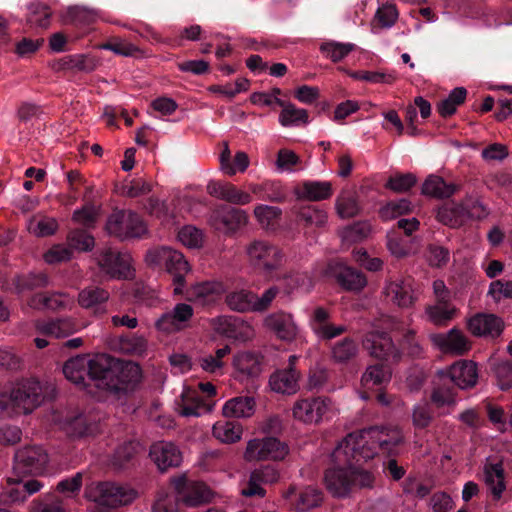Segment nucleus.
Wrapping results in <instances>:
<instances>
[{
  "label": "nucleus",
  "mask_w": 512,
  "mask_h": 512,
  "mask_svg": "<svg viewBox=\"0 0 512 512\" xmlns=\"http://www.w3.org/2000/svg\"><path fill=\"white\" fill-rule=\"evenodd\" d=\"M438 373L448 376L461 389L474 387L478 380L477 365L472 360H458L446 371H439Z\"/></svg>",
  "instance_id": "obj_24"
},
{
  "label": "nucleus",
  "mask_w": 512,
  "mask_h": 512,
  "mask_svg": "<svg viewBox=\"0 0 512 512\" xmlns=\"http://www.w3.org/2000/svg\"><path fill=\"white\" fill-rule=\"evenodd\" d=\"M402 439L397 427L372 426L349 433L331 454L332 466L324 477L327 489L335 496L344 497L355 488H371L374 476L361 464L380 452L393 454Z\"/></svg>",
  "instance_id": "obj_1"
},
{
  "label": "nucleus",
  "mask_w": 512,
  "mask_h": 512,
  "mask_svg": "<svg viewBox=\"0 0 512 512\" xmlns=\"http://www.w3.org/2000/svg\"><path fill=\"white\" fill-rule=\"evenodd\" d=\"M149 457L161 472L180 466L183 459L180 449L174 443L167 441L153 443L149 450Z\"/></svg>",
  "instance_id": "obj_18"
},
{
  "label": "nucleus",
  "mask_w": 512,
  "mask_h": 512,
  "mask_svg": "<svg viewBox=\"0 0 512 512\" xmlns=\"http://www.w3.org/2000/svg\"><path fill=\"white\" fill-rule=\"evenodd\" d=\"M253 193L265 201L283 202L287 197V191L279 181H267L259 187L253 188Z\"/></svg>",
  "instance_id": "obj_41"
},
{
  "label": "nucleus",
  "mask_w": 512,
  "mask_h": 512,
  "mask_svg": "<svg viewBox=\"0 0 512 512\" xmlns=\"http://www.w3.org/2000/svg\"><path fill=\"white\" fill-rule=\"evenodd\" d=\"M234 366L239 373L254 378L262 371V357L251 351L240 352L234 357Z\"/></svg>",
  "instance_id": "obj_35"
},
{
  "label": "nucleus",
  "mask_w": 512,
  "mask_h": 512,
  "mask_svg": "<svg viewBox=\"0 0 512 512\" xmlns=\"http://www.w3.org/2000/svg\"><path fill=\"white\" fill-rule=\"evenodd\" d=\"M172 485L181 502L194 507L210 501L211 490L203 482L189 480L185 475L172 479Z\"/></svg>",
  "instance_id": "obj_15"
},
{
  "label": "nucleus",
  "mask_w": 512,
  "mask_h": 512,
  "mask_svg": "<svg viewBox=\"0 0 512 512\" xmlns=\"http://www.w3.org/2000/svg\"><path fill=\"white\" fill-rule=\"evenodd\" d=\"M485 483L495 498L505 490L504 470L501 463L487 464L484 468Z\"/></svg>",
  "instance_id": "obj_37"
},
{
  "label": "nucleus",
  "mask_w": 512,
  "mask_h": 512,
  "mask_svg": "<svg viewBox=\"0 0 512 512\" xmlns=\"http://www.w3.org/2000/svg\"><path fill=\"white\" fill-rule=\"evenodd\" d=\"M213 435L224 443H234L240 440L242 426L235 420L219 421L213 426Z\"/></svg>",
  "instance_id": "obj_39"
},
{
  "label": "nucleus",
  "mask_w": 512,
  "mask_h": 512,
  "mask_svg": "<svg viewBox=\"0 0 512 512\" xmlns=\"http://www.w3.org/2000/svg\"><path fill=\"white\" fill-rule=\"evenodd\" d=\"M285 498L296 512H306L321 505L323 492L313 486H306L301 489L290 487L285 493Z\"/></svg>",
  "instance_id": "obj_23"
},
{
  "label": "nucleus",
  "mask_w": 512,
  "mask_h": 512,
  "mask_svg": "<svg viewBox=\"0 0 512 512\" xmlns=\"http://www.w3.org/2000/svg\"><path fill=\"white\" fill-rule=\"evenodd\" d=\"M207 192L213 197L232 204L245 205L252 200L249 193L238 190L235 185L224 181H210L207 185Z\"/></svg>",
  "instance_id": "obj_27"
},
{
  "label": "nucleus",
  "mask_w": 512,
  "mask_h": 512,
  "mask_svg": "<svg viewBox=\"0 0 512 512\" xmlns=\"http://www.w3.org/2000/svg\"><path fill=\"white\" fill-rule=\"evenodd\" d=\"M355 47L356 45L352 43L329 41L321 44L320 51L332 62H339L353 51Z\"/></svg>",
  "instance_id": "obj_47"
},
{
  "label": "nucleus",
  "mask_w": 512,
  "mask_h": 512,
  "mask_svg": "<svg viewBox=\"0 0 512 512\" xmlns=\"http://www.w3.org/2000/svg\"><path fill=\"white\" fill-rule=\"evenodd\" d=\"M430 398L437 408L454 407L457 402L453 389L445 386L435 387Z\"/></svg>",
  "instance_id": "obj_58"
},
{
  "label": "nucleus",
  "mask_w": 512,
  "mask_h": 512,
  "mask_svg": "<svg viewBox=\"0 0 512 512\" xmlns=\"http://www.w3.org/2000/svg\"><path fill=\"white\" fill-rule=\"evenodd\" d=\"M48 283L49 278L43 272L20 274L11 279L10 290L17 294H23L46 287Z\"/></svg>",
  "instance_id": "obj_32"
},
{
  "label": "nucleus",
  "mask_w": 512,
  "mask_h": 512,
  "mask_svg": "<svg viewBox=\"0 0 512 512\" xmlns=\"http://www.w3.org/2000/svg\"><path fill=\"white\" fill-rule=\"evenodd\" d=\"M211 410L212 406L206 403L199 395L183 398V404L181 406V414L183 416L199 417L205 413H209Z\"/></svg>",
  "instance_id": "obj_50"
},
{
  "label": "nucleus",
  "mask_w": 512,
  "mask_h": 512,
  "mask_svg": "<svg viewBox=\"0 0 512 512\" xmlns=\"http://www.w3.org/2000/svg\"><path fill=\"white\" fill-rule=\"evenodd\" d=\"M357 353L358 344L350 337L337 341L332 347V358L337 363H348Z\"/></svg>",
  "instance_id": "obj_43"
},
{
  "label": "nucleus",
  "mask_w": 512,
  "mask_h": 512,
  "mask_svg": "<svg viewBox=\"0 0 512 512\" xmlns=\"http://www.w3.org/2000/svg\"><path fill=\"white\" fill-rule=\"evenodd\" d=\"M473 216H476V214L463 203H447L440 207L437 212V219L450 227L460 226L466 218ZM477 217H480V215L477 214Z\"/></svg>",
  "instance_id": "obj_30"
},
{
  "label": "nucleus",
  "mask_w": 512,
  "mask_h": 512,
  "mask_svg": "<svg viewBox=\"0 0 512 512\" xmlns=\"http://www.w3.org/2000/svg\"><path fill=\"white\" fill-rule=\"evenodd\" d=\"M213 218L219 220L228 231L239 229L247 223L248 219L244 210L226 205L217 209L213 214Z\"/></svg>",
  "instance_id": "obj_34"
},
{
  "label": "nucleus",
  "mask_w": 512,
  "mask_h": 512,
  "mask_svg": "<svg viewBox=\"0 0 512 512\" xmlns=\"http://www.w3.org/2000/svg\"><path fill=\"white\" fill-rule=\"evenodd\" d=\"M130 255L115 251L111 248L104 249L98 256L99 266L112 278L131 279L134 269L131 267Z\"/></svg>",
  "instance_id": "obj_16"
},
{
  "label": "nucleus",
  "mask_w": 512,
  "mask_h": 512,
  "mask_svg": "<svg viewBox=\"0 0 512 512\" xmlns=\"http://www.w3.org/2000/svg\"><path fill=\"white\" fill-rule=\"evenodd\" d=\"M194 310L191 305L178 303L171 311L163 313L155 323L158 330L171 333L184 329L193 317Z\"/></svg>",
  "instance_id": "obj_20"
},
{
  "label": "nucleus",
  "mask_w": 512,
  "mask_h": 512,
  "mask_svg": "<svg viewBox=\"0 0 512 512\" xmlns=\"http://www.w3.org/2000/svg\"><path fill=\"white\" fill-rule=\"evenodd\" d=\"M98 217V208L95 204L89 202L82 208L76 209L73 212L72 220L85 226L86 228H93L96 224Z\"/></svg>",
  "instance_id": "obj_55"
},
{
  "label": "nucleus",
  "mask_w": 512,
  "mask_h": 512,
  "mask_svg": "<svg viewBox=\"0 0 512 512\" xmlns=\"http://www.w3.org/2000/svg\"><path fill=\"white\" fill-rule=\"evenodd\" d=\"M430 339L432 344L444 354L463 356L472 349L469 337L456 327L445 333L432 334Z\"/></svg>",
  "instance_id": "obj_14"
},
{
  "label": "nucleus",
  "mask_w": 512,
  "mask_h": 512,
  "mask_svg": "<svg viewBox=\"0 0 512 512\" xmlns=\"http://www.w3.org/2000/svg\"><path fill=\"white\" fill-rule=\"evenodd\" d=\"M363 346L370 355L379 361L370 365L363 374L361 382L366 389L387 384L391 379V369L387 361L400 359L392 338L386 332L371 331L365 335Z\"/></svg>",
  "instance_id": "obj_2"
},
{
  "label": "nucleus",
  "mask_w": 512,
  "mask_h": 512,
  "mask_svg": "<svg viewBox=\"0 0 512 512\" xmlns=\"http://www.w3.org/2000/svg\"><path fill=\"white\" fill-rule=\"evenodd\" d=\"M332 272L338 284L348 291H361L367 284L366 276L358 269L342 262L332 267Z\"/></svg>",
  "instance_id": "obj_26"
},
{
  "label": "nucleus",
  "mask_w": 512,
  "mask_h": 512,
  "mask_svg": "<svg viewBox=\"0 0 512 512\" xmlns=\"http://www.w3.org/2000/svg\"><path fill=\"white\" fill-rule=\"evenodd\" d=\"M416 184V176L412 173L401 174L396 173L391 176L385 187L393 190L394 192L402 193L408 191Z\"/></svg>",
  "instance_id": "obj_60"
},
{
  "label": "nucleus",
  "mask_w": 512,
  "mask_h": 512,
  "mask_svg": "<svg viewBox=\"0 0 512 512\" xmlns=\"http://www.w3.org/2000/svg\"><path fill=\"white\" fill-rule=\"evenodd\" d=\"M280 293L277 286H271L266 289L261 296L249 290L233 291L226 295L225 302L231 310L245 312H265L267 311L274 299Z\"/></svg>",
  "instance_id": "obj_7"
},
{
  "label": "nucleus",
  "mask_w": 512,
  "mask_h": 512,
  "mask_svg": "<svg viewBox=\"0 0 512 512\" xmlns=\"http://www.w3.org/2000/svg\"><path fill=\"white\" fill-rule=\"evenodd\" d=\"M84 472H77L71 477H67L58 482L56 486L57 492L66 497L77 495L83 485Z\"/></svg>",
  "instance_id": "obj_56"
},
{
  "label": "nucleus",
  "mask_w": 512,
  "mask_h": 512,
  "mask_svg": "<svg viewBox=\"0 0 512 512\" xmlns=\"http://www.w3.org/2000/svg\"><path fill=\"white\" fill-rule=\"evenodd\" d=\"M148 257L153 264H164L166 271L171 275L174 284V294H183L186 274L190 266L184 255L169 247H161L150 252Z\"/></svg>",
  "instance_id": "obj_8"
},
{
  "label": "nucleus",
  "mask_w": 512,
  "mask_h": 512,
  "mask_svg": "<svg viewBox=\"0 0 512 512\" xmlns=\"http://www.w3.org/2000/svg\"><path fill=\"white\" fill-rule=\"evenodd\" d=\"M332 185L327 181H304L295 189L297 198L309 201H322L332 196Z\"/></svg>",
  "instance_id": "obj_31"
},
{
  "label": "nucleus",
  "mask_w": 512,
  "mask_h": 512,
  "mask_svg": "<svg viewBox=\"0 0 512 512\" xmlns=\"http://www.w3.org/2000/svg\"><path fill=\"white\" fill-rule=\"evenodd\" d=\"M106 354H97L93 357L89 355H77L68 359L63 365V374L67 380L76 385H86L85 379L99 382L100 371L107 367Z\"/></svg>",
  "instance_id": "obj_5"
},
{
  "label": "nucleus",
  "mask_w": 512,
  "mask_h": 512,
  "mask_svg": "<svg viewBox=\"0 0 512 512\" xmlns=\"http://www.w3.org/2000/svg\"><path fill=\"white\" fill-rule=\"evenodd\" d=\"M497 385L501 390L512 388V364L509 361H499L493 366Z\"/></svg>",
  "instance_id": "obj_57"
},
{
  "label": "nucleus",
  "mask_w": 512,
  "mask_h": 512,
  "mask_svg": "<svg viewBox=\"0 0 512 512\" xmlns=\"http://www.w3.org/2000/svg\"><path fill=\"white\" fill-rule=\"evenodd\" d=\"M67 296L63 293L39 294L32 299V306L35 308H46L58 310L65 307Z\"/></svg>",
  "instance_id": "obj_52"
},
{
  "label": "nucleus",
  "mask_w": 512,
  "mask_h": 512,
  "mask_svg": "<svg viewBox=\"0 0 512 512\" xmlns=\"http://www.w3.org/2000/svg\"><path fill=\"white\" fill-rule=\"evenodd\" d=\"M330 372L324 367L312 368L309 372L306 388L310 391H330Z\"/></svg>",
  "instance_id": "obj_51"
},
{
  "label": "nucleus",
  "mask_w": 512,
  "mask_h": 512,
  "mask_svg": "<svg viewBox=\"0 0 512 512\" xmlns=\"http://www.w3.org/2000/svg\"><path fill=\"white\" fill-rule=\"evenodd\" d=\"M107 367L100 371L98 388L115 394L127 393L140 382L141 369L138 364L106 355Z\"/></svg>",
  "instance_id": "obj_4"
},
{
  "label": "nucleus",
  "mask_w": 512,
  "mask_h": 512,
  "mask_svg": "<svg viewBox=\"0 0 512 512\" xmlns=\"http://www.w3.org/2000/svg\"><path fill=\"white\" fill-rule=\"evenodd\" d=\"M111 235L120 239L139 238L146 232L141 216L133 211L119 210L112 213L106 224Z\"/></svg>",
  "instance_id": "obj_10"
},
{
  "label": "nucleus",
  "mask_w": 512,
  "mask_h": 512,
  "mask_svg": "<svg viewBox=\"0 0 512 512\" xmlns=\"http://www.w3.org/2000/svg\"><path fill=\"white\" fill-rule=\"evenodd\" d=\"M33 512H67L63 501L55 494L45 496L34 502Z\"/></svg>",
  "instance_id": "obj_63"
},
{
  "label": "nucleus",
  "mask_w": 512,
  "mask_h": 512,
  "mask_svg": "<svg viewBox=\"0 0 512 512\" xmlns=\"http://www.w3.org/2000/svg\"><path fill=\"white\" fill-rule=\"evenodd\" d=\"M468 330L479 337H498L503 329L504 322L494 314L478 313L467 320Z\"/></svg>",
  "instance_id": "obj_25"
},
{
  "label": "nucleus",
  "mask_w": 512,
  "mask_h": 512,
  "mask_svg": "<svg viewBox=\"0 0 512 512\" xmlns=\"http://www.w3.org/2000/svg\"><path fill=\"white\" fill-rule=\"evenodd\" d=\"M110 293L103 287L90 285L82 289L78 294L79 305L94 316L101 317L108 311L107 304Z\"/></svg>",
  "instance_id": "obj_22"
},
{
  "label": "nucleus",
  "mask_w": 512,
  "mask_h": 512,
  "mask_svg": "<svg viewBox=\"0 0 512 512\" xmlns=\"http://www.w3.org/2000/svg\"><path fill=\"white\" fill-rule=\"evenodd\" d=\"M135 454V445L132 442L124 443L115 450L113 465L117 469H125L132 463Z\"/></svg>",
  "instance_id": "obj_59"
},
{
  "label": "nucleus",
  "mask_w": 512,
  "mask_h": 512,
  "mask_svg": "<svg viewBox=\"0 0 512 512\" xmlns=\"http://www.w3.org/2000/svg\"><path fill=\"white\" fill-rule=\"evenodd\" d=\"M282 108L279 120L283 126L307 123L308 113L305 109H298L293 104H284Z\"/></svg>",
  "instance_id": "obj_54"
},
{
  "label": "nucleus",
  "mask_w": 512,
  "mask_h": 512,
  "mask_svg": "<svg viewBox=\"0 0 512 512\" xmlns=\"http://www.w3.org/2000/svg\"><path fill=\"white\" fill-rule=\"evenodd\" d=\"M44 400L41 383L23 379L10 392L0 393V411L7 416L31 413Z\"/></svg>",
  "instance_id": "obj_3"
},
{
  "label": "nucleus",
  "mask_w": 512,
  "mask_h": 512,
  "mask_svg": "<svg viewBox=\"0 0 512 512\" xmlns=\"http://www.w3.org/2000/svg\"><path fill=\"white\" fill-rule=\"evenodd\" d=\"M264 326L279 340L285 342H292L298 334L293 316L282 310L268 314L264 318Z\"/></svg>",
  "instance_id": "obj_19"
},
{
  "label": "nucleus",
  "mask_w": 512,
  "mask_h": 512,
  "mask_svg": "<svg viewBox=\"0 0 512 512\" xmlns=\"http://www.w3.org/2000/svg\"><path fill=\"white\" fill-rule=\"evenodd\" d=\"M457 308L448 302H439L426 310L428 319L436 325H446L457 315Z\"/></svg>",
  "instance_id": "obj_42"
},
{
  "label": "nucleus",
  "mask_w": 512,
  "mask_h": 512,
  "mask_svg": "<svg viewBox=\"0 0 512 512\" xmlns=\"http://www.w3.org/2000/svg\"><path fill=\"white\" fill-rule=\"evenodd\" d=\"M410 210L411 202L406 198H402L398 201H389L380 209L379 214L383 220H390L406 214Z\"/></svg>",
  "instance_id": "obj_53"
},
{
  "label": "nucleus",
  "mask_w": 512,
  "mask_h": 512,
  "mask_svg": "<svg viewBox=\"0 0 512 512\" xmlns=\"http://www.w3.org/2000/svg\"><path fill=\"white\" fill-rule=\"evenodd\" d=\"M298 357L291 355L288 366L274 372L269 379L271 389L278 393L294 394L299 389L300 373L295 368Z\"/></svg>",
  "instance_id": "obj_21"
},
{
  "label": "nucleus",
  "mask_w": 512,
  "mask_h": 512,
  "mask_svg": "<svg viewBox=\"0 0 512 512\" xmlns=\"http://www.w3.org/2000/svg\"><path fill=\"white\" fill-rule=\"evenodd\" d=\"M383 294L386 302H392L401 308L410 307L414 301L413 289L405 282L389 283L385 287Z\"/></svg>",
  "instance_id": "obj_33"
},
{
  "label": "nucleus",
  "mask_w": 512,
  "mask_h": 512,
  "mask_svg": "<svg viewBox=\"0 0 512 512\" xmlns=\"http://www.w3.org/2000/svg\"><path fill=\"white\" fill-rule=\"evenodd\" d=\"M416 217L400 219L397 227L387 234V248L392 255L401 258L407 256L413 249L416 239Z\"/></svg>",
  "instance_id": "obj_11"
},
{
  "label": "nucleus",
  "mask_w": 512,
  "mask_h": 512,
  "mask_svg": "<svg viewBox=\"0 0 512 512\" xmlns=\"http://www.w3.org/2000/svg\"><path fill=\"white\" fill-rule=\"evenodd\" d=\"M112 346L126 354H142L146 350L147 343L142 336L126 333L114 339Z\"/></svg>",
  "instance_id": "obj_38"
},
{
  "label": "nucleus",
  "mask_w": 512,
  "mask_h": 512,
  "mask_svg": "<svg viewBox=\"0 0 512 512\" xmlns=\"http://www.w3.org/2000/svg\"><path fill=\"white\" fill-rule=\"evenodd\" d=\"M288 452L287 444L276 437L255 438L248 442L245 458L248 461L268 459L279 461L283 460Z\"/></svg>",
  "instance_id": "obj_12"
},
{
  "label": "nucleus",
  "mask_w": 512,
  "mask_h": 512,
  "mask_svg": "<svg viewBox=\"0 0 512 512\" xmlns=\"http://www.w3.org/2000/svg\"><path fill=\"white\" fill-rule=\"evenodd\" d=\"M136 493L133 489L112 483L102 482L91 492L93 501L101 507L116 508L133 501Z\"/></svg>",
  "instance_id": "obj_13"
},
{
  "label": "nucleus",
  "mask_w": 512,
  "mask_h": 512,
  "mask_svg": "<svg viewBox=\"0 0 512 512\" xmlns=\"http://www.w3.org/2000/svg\"><path fill=\"white\" fill-rule=\"evenodd\" d=\"M330 408L325 397L303 398L293 406V416L304 423H318Z\"/></svg>",
  "instance_id": "obj_17"
},
{
  "label": "nucleus",
  "mask_w": 512,
  "mask_h": 512,
  "mask_svg": "<svg viewBox=\"0 0 512 512\" xmlns=\"http://www.w3.org/2000/svg\"><path fill=\"white\" fill-rule=\"evenodd\" d=\"M67 68L76 69L83 72H91L97 66V60L89 55L76 54L67 57L65 62Z\"/></svg>",
  "instance_id": "obj_61"
},
{
  "label": "nucleus",
  "mask_w": 512,
  "mask_h": 512,
  "mask_svg": "<svg viewBox=\"0 0 512 512\" xmlns=\"http://www.w3.org/2000/svg\"><path fill=\"white\" fill-rule=\"evenodd\" d=\"M466 95L467 91L463 87L453 89L448 97L442 100L438 105V111L441 116L447 117L454 114L457 107L464 102Z\"/></svg>",
  "instance_id": "obj_48"
},
{
  "label": "nucleus",
  "mask_w": 512,
  "mask_h": 512,
  "mask_svg": "<svg viewBox=\"0 0 512 512\" xmlns=\"http://www.w3.org/2000/svg\"><path fill=\"white\" fill-rule=\"evenodd\" d=\"M296 221L306 227H322L327 221V214L314 206H306L299 209L296 214Z\"/></svg>",
  "instance_id": "obj_45"
},
{
  "label": "nucleus",
  "mask_w": 512,
  "mask_h": 512,
  "mask_svg": "<svg viewBox=\"0 0 512 512\" xmlns=\"http://www.w3.org/2000/svg\"><path fill=\"white\" fill-rule=\"evenodd\" d=\"M456 190L453 184H447L441 177L430 176L422 185V193L432 197L443 198L451 196Z\"/></svg>",
  "instance_id": "obj_44"
},
{
  "label": "nucleus",
  "mask_w": 512,
  "mask_h": 512,
  "mask_svg": "<svg viewBox=\"0 0 512 512\" xmlns=\"http://www.w3.org/2000/svg\"><path fill=\"white\" fill-rule=\"evenodd\" d=\"M52 12L47 5L44 4H31L29 6V14L27 16V23L30 27L46 29L50 25Z\"/></svg>",
  "instance_id": "obj_46"
},
{
  "label": "nucleus",
  "mask_w": 512,
  "mask_h": 512,
  "mask_svg": "<svg viewBox=\"0 0 512 512\" xmlns=\"http://www.w3.org/2000/svg\"><path fill=\"white\" fill-rule=\"evenodd\" d=\"M247 255L251 265L266 276H273L285 263V254L276 245L255 240L247 247Z\"/></svg>",
  "instance_id": "obj_6"
},
{
  "label": "nucleus",
  "mask_w": 512,
  "mask_h": 512,
  "mask_svg": "<svg viewBox=\"0 0 512 512\" xmlns=\"http://www.w3.org/2000/svg\"><path fill=\"white\" fill-rule=\"evenodd\" d=\"M488 295L497 303L502 299H512V281L495 280L491 282L488 289Z\"/></svg>",
  "instance_id": "obj_64"
},
{
  "label": "nucleus",
  "mask_w": 512,
  "mask_h": 512,
  "mask_svg": "<svg viewBox=\"0 0 512 512\" xmlns=\"http://www.w3.org/2000/svg\"><path fill=\"white\" fill-rule=\"evenodd\" d=\"M254 214L262 226L270 228L275 225V221L280 217L281 210L274 206L258 205Z\"/></svg>",
  "instance_id": "obj_62"
},
{
  "label": "nucleus",
  "mask_w": 512,
  "mask_h": 512,
  "mask_svg": "<svg viewBox=\"0 0 512 512\" xmlns=\"http://www.w3.org/2000/svg\"><path fill=\"white\" fill-rule=\"evenodd\" d=\"M49 461L46 450L38 445L25 446L16 451L13 471L16 476L42 475Z\"/></svg>",
  "instance_id": "obj_9"
},
{
  "label": "nucleus",
  "mask_w": 512,
  "mask_h": 512,
  "mask_svg": "<svg viewBox=\"0 0 512 512\" xmlns=\"http://www.w3.org/2000/svg\"><path fill=\"white\" fill-rule=\"evenodd\" d=\"M254 411L255 401L248 396L232 398L223 406V414L227 418H248Z\"/></svg>",
  "instance_id": "obj_36"
},
{
  "label": "nucleus",
  "mask_w": 512,
  "mask_h": 512,
  "mask_svg": "<svg viewBox=\"0 0 512 512\" xmlns=\"http://www.w3.org/2000/svg\"><path fill=\"white\" fill-rule=\"evenodd\" d=\"M68 245L72 250L90 251L94 247V237L83 229H73L67 235Z\"/></svg>",
  "instance_id": "obj_49"
},
{
  "label": "nucleus",
  "mask_w": 512,
  "mask_h": 512,
  "mask_svg": "<svg viewBox=\"0 0 512 512\" xmlns=\"http://www.w3.org/2000/svg\"><path fill=\"white\" fill-rule=\"evenodd\" d=\"M65 431L73 440L86 439L99 432V424L85 414H78L67 420Z\"/></svg>",
  "instance_id": "obj_28"
},
{
  "label": "nucleus",
  "mask_w": 512,
  "mask_h": 512,
  "mask_svg": "<svg viewBox=\"0 0 512 512\" xmlns=\"http://www.w3.org/2000/svg\"><path fill=\"white\" fill-rule=\"evenodd\" d=\"M218 292V285L212 282L197 283L187 290L186 299L188 301L206 304L214 301Z\"/></svg>",
  "instance_id": "obj_40"
},
{
  "label": "nucleus",
  "mask_w": 512,
  "mask_h": 512,
  "mask_svg": "<svg viewBox=\"0 0 512 512\" xmlns=\"http://www.w3.org/2000/svg\"><path fill=\"white\" fill-rule=\"evenodd\" d=\"M37 329L43 335L61 338L78 331L79 325L74 319L65 317L40 321L37 323Z\"/></svg>",
  "instance_id": "obj_29"
}]
</instances>
